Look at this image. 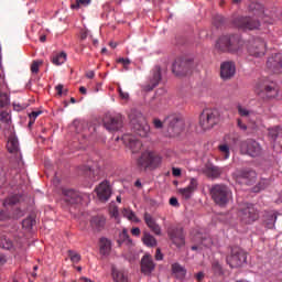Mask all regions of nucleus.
I'll return each instance as SVG.
<instances>
[{"mask_svg": "<svg viewBox=\"0 0 282 282\" xmlns=\"http://www.w3.org/2000/svg\"><path fill=\"white\" fill-rule=\"evenodd\" d=\"M128 118L132 133L139 135V138H149L151 134V126H149V121H147V118L140 110L131 109Z\"/></svg>", "mask_w": 282, "mask_h": 282, "instance_id": "1", "label": "nucleus"}, {"mask_svg": "<svg viewBox=\"0 0 282 282\" xmlns=\"http://www.w3.org/2000/svg\"><path fill=\"white\" fill-rule=\"evenodd\" d=\"M209 195L216 206L226 208L232 202V191L226 184H214L209 188Z\"/></svg>", "mask_w": 282, "mask_h": 282, "instance_id": "2", "label": "nucleus"}, {"mask_svg": "<svg viewBox=\"0 0 282 282\" xmlns=\"http://www.w3.org/2000/svg\"><path fill=\"white\" fill-rule=\"evenodd\" d=\"M216 50H219V52H230L231 54H241L243 40L239 35H223L216 42Z\"/></svg>", "mask_w": 282, "mask_h": 282, "instance_id": "3", "label": "nucleus"}, {"mask_svg": "<svg viewBox=\"0 0 282 282\" xmlns=\"http://www.w3.org/2000/svg\"><path fill=\"white\" fill-rule=\"evenodd\" d=\"M254 94L262 100H272L279 96V88L276 83L268 78H260L254 85Z\"/></svg>", "mask_w": 282, "mask_h": 282, "instance_id": "4", "label": "nucleus"}, {"mask_svg": "<svg viewBox=\"0 0 282 282\" xmlns=\"http://www.w3.org/2000/svg\"><path fill=\"white\" fill-rule=\"evenodd\" d=\"M226 261L231 268H242L248 262V252L240 247H229Z\"/></svg>", "mask_w": 282, "mask_h": 282, "instance_id": "5", "label": "nucleus"}, {"mask_svg": "<svg viewBox=\"0 0 282 282\" xmlns=\"http://www.w3.org/2000/svg\"><path fill=\"white\" fill-rule=\"evenodd\" d=\"M219 123V111L215 109H205L199 116V126L204 131L213 129L215 124Z\"/></svg>", "mask_w": 282, "mask_h": 282, "instance_id": "6", "label": "nucleus"}, {"mask_svg": "<svg viewBox=\"0 0 282 282\" xmlns=\"http://www.w3.org/2000/svg\"><path fill=\"white\" fill-rule=\"evenodd\" d=\"M162 164V158L155 155L151 151H145L138 160V166L147 171V169H158Z\"/></svg>", "mask_w": 282, "mask_h": 282, "instance_id": "7", "label": "nucleus"}, {"mask_svg": "<svg viewBox=\"0 0 282 282\" xmlns=\"http://www.w3.org/2000/svg\"><path fill=\"white\" fill-rule=\"evenodd\" d=\"M164 122L167 124V131L171 135H180L184 131L182 115L172 113L165 118Z\"/></svg>", "mask_w": 282, "mask_h": 282, "instance_id": "8", "label": "nucleus"}, {"mask_svg": "<svg viewBox=\"0 0 282 282\" xmlns=\"http://www.w3.org/2000/svg\"><path fill=\"white\" fill-rule=\"evenodd\" d=\"M247 52L249 56H253L254 58H261V56H265V52H267L265 41L261 39L250 40L247 44Z\"/></svg>", "mask_w": 282, "mask_h": 282, "instance_id": "9", "label": "nucleus"}, {"mask_svg": "<svg viewBox=\"0 0 282 282\" xmlns=\"http://www.w3.org/2000/svg\"><path fill=\"white\" fill-rule=\"evenodd\" d=\"M261 144L252 139H247L240 142V153H242L243 155L259 158V155H261Z\"/></svg>", "mask_w": 282, "mask_h": 282, "instance_id": "10", "label": "nucleus"}, {"mask_svg": "<svg viewBox=\"0 0 282 282\" xmlns=\"http://www.w3.org/2000/svg\"><path fill=\"white\" fill-rule=\"evenodd\" d=\"M240 221L246 225L254 224L259 219V210L252 204H246L239 212Z\"/></svg>", "mask_w": 282, "mask_h": 282, "instance_id": "11", "label": "nucleus"}, {"mask_svg": "<svg viewBox=\"0 0 282 282\" xmlns=\"http://www.w3.org/2000/svg\"><path fill=\"white\" fill-rule=\"evenodd\" d=\"M234 25L238 30H259L261 22L252 17H238L234 20Z\"/></svg>", "mask_w": 282, "mask_h": 282, "instance_id": "12", "label": "nucleus"}, {"mask_svg": "<svg viewBox=\"0 0 282 282\" xmlns=\"http://www.w3.org/2000/svg\"><path fill=\"white\" fill-rule=\"evenodd\" d=\"M193 69V59L178 58L172 65V72L175 76H186Z\"/></svg>", "mask_w": 282, "mask_h": 282, "instance_id": "13", "label": "nucleus"}, {"mask_svg": "<svg viewBox=\"0 0 282 282\" xmlns=\"http://www.w3.org/2000/svg\"><path fill=\"white\" fill-rule=\"evenodd\" d=\"M122 124H124V117L120 113L104 117V127L107 131H119V129H122Z\"/></svg>", "mask_w": 282, "mask_h": 282, "instance_id": "14", "label": "nucleus"}, {"mask_svg": "<svg viewBox=\"0 0 282 282\" xmlns=\"http://www.w3.org/2000/svg\"><path fill=\"white\" fill-rule=\"evenodd\" d=\"M167 235L176 248L186 246V237L184 236V229L182 227H170Z\"/></svg>", "mask_w": 282, "mask_h": 282, "instance_id": "15", "label": "nucleus"}, {"mask_svg": "<svg viewBox=\"0 0 282 282\" xmlns=\"http://www.w3.org/2000/svg\"><path fill=\"white\" fill-rule=\"evenodd\" d=\"M267 67L273 74H282V53L271 55L267 61Z\"/></svg>", "mask_w": 282, "mask_h": 282, "instance_id": "16", "label": "nucleus"}, {"mask_svg": "<svg viewBox=\"0 0 282 282\" xmlns=\"http://www.w3.org/2000/svg\"><path fill=\"white\" fill-rule=\"evenodd\" d=\"M123 143L132 153H140L142 149V142L138 140L133 134H124L123 138Z\"/></svg>", "mask_w": 282, "mask_h": 282, "instance_id": "17", "label": "nucleus"}, {"mask_svg": "<svg viewBox=\"0 0 282 282\" xmlns=\"http://www.w3.org/2000/svg\"><path fill=\"white\" fill-rule=\"evenodd\" d=\"M97 197L100 202H109V197H111V185L109 182H101L96 188Z\"/></svg>", "mask_w": 282, "mask_h": 282, "instance_id": "18", "label": "nucleus"}, {"mask_svg": "<svg viewBox=\"0 0 282 282\" xmlns=\"http://www.w3.org/2000/svg\"><path fill=\"white\" fill-rule=\"evenodd\" d=\"M236 72L237 67L232 62H224L220 65V78H223V80H230V78L235 76Z\"/></svg>", "mask_w": 282, "mask_h": 282, "instance_id": "19", "label": "nucleus"}, {"mask_svg": "<svg viewBox=\"0 0 282 282\" xmlns=\"http://www.w3.org/2000/svg\"><path fill=\"white\" fill-rule=\"evenodd\" d=\"M62 194L67 204H80L83 202V195L74 189L64 188L62 189Z\"/></svg>", "mask_w": 282, "mask_h": 282, "instance_id": "20", "label": "nucleus"}, {"mask_svg": "<svg viewBox=\"0 0 282 282\" xmlns=\"http://www.w3.org/2000/svg\"><path fill=\"white\" fill-rule=\"evenodd\" d=\"M143 219L148 228H150V230H152L154 235H156L158 237L162 235V227L159 226L158 221H155V218H153L151 214L145 212L143 215Z\"/></svg>", "mask_w": 282, "mask_h": 282, "instance_id": "21", "label": "nucleus"}, {"mask_svg": "<svg viewBox=\"0 0 282 282\" xmlns=\"http://www.w3.org/2000/svg\"><path fill=\"white\" fill-rule=\"evenodd\" d=\"M197 186H199L197 178H191L188 186L185 188H178V193L184 199H191V197H193V193L197 191Z\"/></svg>", "mask_w": 282, "mask_h": 282, "instance_id": "22", "label": "nucleus"}, {"mask_svg": "<svg viewBox=\"0 0 282 282\" xmlns=\"http://www.w3.org/2000/svg\"><path fill=\"white\" fill-rule=\"evenodd\" d=\"M162 80V69L160 66H155L152 73V78L150 79V84L145 86V91H153L160 82Z\"/></svg>", "mask_w": 282, "mask_h": 282, "instance_id": "23", "label": "nucleus"}, {"mask_svg": "<svg viewBox=\"0 0 282 282\" xmlns=\"http://www.w3.org/2000/svg\"><path fill=\"white\" fill-rule=\"evenodd\" d=\"M155 270V262L151 254H145L141 259V272L143 274H151Z\"/></svg>", "mask_w": 282, "mask_h": 282, "instance_id": "24", "label": "nucleus"}, {"mask_svg": "<svg viewBox=\"0 0 282 282\" xmlns=\"http://www.w3.org/2000/svg\"><path fill=\"white\" fill-rule=\"evenodd\" d=\"M203 173L206 175V177L217 180L218 177H221V173H224V171L221 170V167L215 165H206L203 170Z\"/></svg>", "mask_w": 282, "mask_h": 282, "instance_id": "25", "label": "nucleus"}, {"mask_svg": "<svg viewBox=\"0 0 282 282\" xmlns=\"http://www.w3.org/2000/svg\"><path fill=\"white\" fill-rule=\"evenodd\" d=\"M107 224V218L104 216H94L90 219V226L94 230H97V232H100L105 228V225Z\"/></svg>", "mask_w": 282, "mask_h": 282, "instance_id": "26", "label": "nucleus"}, {"mask_svg": "<svg viewBox=\"0 0 282 282\" xmlns=\"http://www.w3.org/2000/svg\"><path fill=\"white\" fill-rule=\"evenodd\" d=\"M99 252L104 257H107L111 252V240L107 238H100L99 240Z\"/></svg>", "mask_w": 282, "mask_h": 282, "instance_id": "27", "label": "nucleus"}, {"mask_svg": "<svg viewBox=\"0 0 282 282\" xmlns=\"http://www.w3.org/2000/svg\"><path fill=\"white\" fill-rule=\"evenodd\" d=\"M172 274H174L176 279H186V268L175 262L172 264Z\"/></svg>", "mask_w": 282, "mask_h": 282, "instance_id": "28", "label": "nucleus"}, {"mask_svg": "<svg viewBox=\"0 0 282 282\" xmlns=\"http://www.w3.org/2000/svg\"><path fill=\"white\" fill-rule=\"evenodd\" d=\"M250 12H254L257 17H268V13H265V9L263 8V4L259 2H251L249 4Z\"/></svg>", "mask_w": 282, "mask_h": 282, "instance_id": "29", "label": "nucleus"}, {"mask_svg": "<svg viewBox=\"0 0 282 282\" xmlns=\"http://www.w3.org/2000/svg\"><path fill=\"white\" fill-rule=\"evenodd\" d=\"M7 149L9 153H17L19 151V139L13 134L9 137Z\"/></svg>", "mask_w": 282, "mask_h": 282, "instance_id": "30", "label": "nucleus"}, {"mask_svg": "<svg viewBox=\"0 0 282 282\" xmlns=\"http://www.w3.org/2000/svg\"><path fill=\"white\" fill-rule=\"evenodd\" d=\"M142 241L148 248H155V246H158V239L149 232L143 234Z\"/></svg>", "mask_w": 282, "mask_h": 282, "instance_id": "31", "label": "nucleus"}, {"mask_svg": "<svg viewBox=\"0 0 282 282\" xmlns=\"http://www.w3.org/2000/svg\"><path fill=\"white\" fill-rule=\"evenodd\" d=\"M122 215L123 217H126V219H129V221H134L135 224H140L139 217L135 216V213L130 208H123Z\"/></svg>", "mask_w": 282, "mask_h": 282, "instance_id": "32", "label": "nucleus"}, {"mask_svg": "<svg viewBox=\"0 0 282 282\" xmlns=\"http://www.w3.org/2000/svg\"><path fill=\"white\" fill-rule=\"evenodd\" d=\"M112 279L116 282H129V278L122 271H118L117 269H112Z\"/></svg>", "mask_w": 282, "mask_h": 282, "instance_id": "33", "label": "nucleus"}, {"mask_svg": "<svg viewBox=\"0 0 282 282\" xmlns=\"http://www.w3.org/2000/svg\"><path fill=\"white\" fill-rule=\"evenodd\" d=\"M240 177L243 180H249V182H254V180H257V172L252 170H242L240 172Z\"/></svg>", "mask_w": 282, "mask_h": 282, "instance_id": "34", "label": "nucleus"}, {"mask_svg": "<svg viewBox=\"0 0 282 282\" xmlns=\"http://www.w3.org/2000/svg\"><path fill=\"white\" fill-rule=\"evenodd\" d=\"M20 202H21V195L15 194V195L9 196L7 199H4L3 206L4 207L14 206L15 204H19Z\"/></svg>", "mask_w": 282, "mask_h": 282, "instance_id": "35", "label": "nucleus"}, {"mask_svg": "<svg viewBox=\"0 0 282 282\" xmlns=\"http://www.w3.org/2000/svg\"><path fill=\"white\" fill-rule=\"evenodd\" d=\"M34 226H36V218L34 216H29L22 221V227L25 228V230H32Z\"/></svg>", "mask_w": 282, "mask_h": 282, "instance_id": "36", "label": "nucleus"}, {"mask_svg": "<svg viewBox=\"0 0 282 282\" xmlns=\"http://www.w3.org/2000/svg\"><path fill=\"white\" fill-rule=\"evenodd\" d=\"M91 3V0H76L70 4V10H80V8H87Z\"/></svg>", "mask_w": 282, "mask_h": 282, "instance_id": "37", "label": "nucleus"}, {"mask_svg": "<svg viewBox=\"0 0 282 282\" xmlns=\"http://www.w3.org/2000/svg\"><path fill=\"white\" fill-rule=\"evenodd\" d=\"M67 61V53L62 52L52 58L53 65H63Z\"/></svg>", "mask_w": 282, "mask_h": 282, "instance_id": "38", "label": "nucleus"}, {"mask_svg": "<svg viewBox=\"0 0 282 282\" xmlns=\"http://www.w3.org/2000/svg\"><path fill=\"white\" fill-rule=\"evenodd\" d=\"M218 150L221 153L224 160H228V158H230V145H228V143L218 145Z\"/></svg>", "mask_w": 282, "mask_h": 282, "instance_id": "39", "label": "nucleus"}, {"mask_svg": "<svg viewBox=\"0 0 282 282\" xmlns=\"http://www.w3.org/2000/svg\"><path fill=\"white\" fill-rule=\"evenodd\" d=\"M274 224H276V216L274 214L267 215L264 219L265 228L272 229L274 228Z\"/></svg>", "mask_w": 282, "mask_h": 282, "instance_id": "40", "label": "nucleus"}, {"mask_svg": "<svg viewBox=\"0 0 282 282\" xmlns=\"http://www.w3.org/2000/svg\"><path fill=\"white\" fill-rule=\"evenodd\" d=\"M0 248H3V250H12L14 245L12 243V240L8 239L7 237H2L0 238Z\"/></svg>", "mask_w": 282, "mask_h": 282, "instance_id": "41", "label": "nucleus"}, {"mask_svg": "<svg viewBox=\"0 0 282 282\" xmlns=\"http://www.w3.org/2000/svg\"><path fill=\"white\" fill-rule=\"evenodd\" d=\"M237 109L241 118H250V116H252V110L248 109L246 106L238 105Z\"/></svg>", "mask_w": 282, "mask_h": 282, "instance_id": "42", "label": "nucleus"}, {"mask_svg": "<svg viewBox=\"0 0 282 282\" xmlns=\"http://www.w3.org/2000/svg\"><path fill=\"white\" fill-rule=\"evenodd\" d=\"M10 105V95L6 93H0V109H3V107H8Z\"/></svg>", "mask_w": 282, "mask_h": 282, "instance_id": "43", "label": "nucleus"}, {"mask_svg": "<svg viewBox=\"0 0 282 282\" xmlns=\"http://www.w3.org/2000/svg\"><path fill=\"white\" fill-rule=\"evenodd\" d=\"M119 243H131V238H129V234L126 229L120 234Z\"/></svg>", "mask_w": 282, "mask_h": 282, "instance_id": "44", "label": "nucleus"}, {"mask_svg": "<svg viewBox=\"0 0 282 282\" xmlns=\"http://www.w3.org/2000/svg\"><path fill=\"white\" fill-rule=\"evenodd\" d=\"M279 133H281L280 127L269 129V135L272 138V140H276V138H279Z\"/></svg>", "mask_w": 282, "mask_h": 282, "instance_id": "45", "label": "nucleus"}, {"mask_svg": "<svg viewBox=\"0 0 282 282\" xmlns=\"http://www.w3.org/2000/svg\"><path fill=\"white\" fill-rule=\"evenodd\" d=\"M68 257L73 263H78L80 261V256L76 251H68Z\"/></svg>", "mask_w": 282, "mask_h": 282, "instance_id": "46", "label": "nucleus"}, {"mask_svg": "<svg viewBox=\"0 0 282 282\" xmlns=\"http://www.w3.org/2000/svg\"><path fill=\"white\" fill-rule=\"evenodd\" d=\"M41 65H43V61H34L31 64V72H32V74H36L39 72V67H41Z\"/></svg>", "mask_w": 282, "mask_h": 282, "instance_id": "47", "label": "nucleus"}, {"mask_svg": "<svg viewBox=\"0 0 282 282\" xmlns=\"http://www.w3.org/2000/svg\"><path fill=\"white\" fill-rule=\"evenodd\" d=\"M109 214H110V217H113L116 219H119L120 217V213L118 210V206H112L109 208Z\"/></svg>", "mask_w": 282, "mask_h": 282, "instance_id": "48", "label": "nucleus"}, {"mask_svg": "<svg viewBox=\"0 0 282 282\" xmlns=\"http://www.w3.org/2000/svg\"><path fill=\"white\" fill-rule=\"evenodd\" d=\"M72 129H74L76 133H80V131H83V123L78 120H75L72 124Z\"/></svg>", "mask_w": 282, "mask_h": 282, "instance_id": "49", "label": "nucleus"}, {"mask_svg": "<svg viewBox=\"0 0 282 282\" xmlns=\"http://www.w3.org/2000/svg\"><path fill=\"white\" fill-rule=\"evenodd\" d=\"M117 63H122L124 69H129V65H131V59L129 58H124V57H120Z\"/></svg>", "mask_w": 282, "mask_h": 282, "instance_id": "50", "label": "nucleus"}, {"mask_svg": "<svg viewBox=\"0 0 282 282\" xmlns=\"http://www.w3.org/2000/svg\"><path fill=\"white\" fill-rule=\"evenodd\" d=\"M153 127H154V129H162L164 127V122H162V120L155 118V119H153Z\"/></svg>", "mask_w": 282, "mask_h": 282, "instance_id": "51", "label": "nucleus"}, {"mask_svg": "<svg viewBox=\"0 0 282 282\" xmlns=\"http://www.w3.org/2000/svg\"><path fill=\"white\" fill-rule=\"evenodd\" d=\"M221 23H224V17L216 15L214 18V24L216 25V28H219L221 25Z\"/></svg>", "mask_w": 282, "mask_h": 282, "instance_id": "52", "label": "nucleus"}, {"mask_svg": "<svg viewBox=\"0 0 282 282\" xmlns=\"http://www.w3.org/2000/svg\"><path fill=\"white\" fill-rule=\"evenodd\" d=\"M237 127L240 131H248V126L241 121V119H237Z\"/></svg>", "mask_w": 282, "mask_h": 282, "instance_id": "53", "label": "nucleus"}, {"mask_svg": "<svg viewBox=\"0 0 282 282\" xmlns=\"http://www.w3.org/2000/svg\"><path fill=\"white\" fill-rule=\"evenodd\" d=\"M58 96H63V94L66 96L67 94V89L63 91V84H58L56 87H55Z\"/></svg>", "mask_w": 282, "mask_h": 282, "instance_id": "54", "label": "nucleus"}, {"mask_svg": "<svg viewBox=\"0 0 282 282\" xmlns=\"http://www.w3.org/2000/svg\"><path fill=\"white\" fill-rule=\"evenodd\" d=\"M7 263H8V257L0 252V268H2V265H6Z\"/></svg>", "mask_w": 282, "mask_h": 282, "instance_id": "55", "label": "nucleus"}, {"mask_svg": "<svg viewBox=\"0 0 282 282\" xmlns=\"http://www.w3.org/2000/svg\"><path fill=\"white\" fill-rule=\"evenodd\" d=\"M170 206H174L175 208L180 207V202L177 200L176 197L170 198Z\"/></svg>", "mask_w": 282, "mask_h": 282, "instance_id": "56", "label": "nucleus"}, {"mask_svg": "<svg viewBox=\"0 0 282 282\" xmlns=\"http://www.w3.org/2000/svg\"><path fill=\"white\" fill-rule=\"evenodd\" d=\"M10 117V115H8V112H2L0 113V120L1 122H10V120L8 119Z\"/></svg>", "mask_w": 282, "mask_h": 282, "instance_id": "57", "label": "nucleus"}, {"mask_svg": "<svg viewBox=\"0 0 282 282\" xmlns=\"http://www.w3.org/2000/svg\"><path fill=\"white\" fill-rule=\"evenodd\" d=\"M172 175L174 177H180V175H182V170L180 167H173L172 169Z\"/></svg>", "mask_w": 282, "mask_h": 282, "instance_id": "58", "label": "nucleus"}, {"mask_svg": "<svg viewBox=\"0 0 282 282\" xmlns=\"http://www.w3.org/2000/svg\"><path fill=\"white\" fill-rule=\"evenodd\" d=\"M155 259L156 261H162V259H164V254H162V250H160V248L156 249Z\"/></svg>", "mask_w": 282, "mask_h": 282, "instance_id": "59", "label": "nucleus"}, {"mask_svg": "<svg viewBox=\"0 0 282 282\" xmlns=\"http://www.w3.org/2000/svg\"><path fill=\"white\" fill-rule=\"evenodd\" d=\"M9 218H10L9 214H7L3 210H0V221H4V219H9Z\"/></svg>", "mask_w": 282, "mask_h": 282, "instance_id": "60", "label": "nucleus"}, {"mask_svg": "<svg viewBox=\"0 0 282 282\" xmlns=\"http://www.w3.org/2000/svg\"><path fill=\"white\" fill-rule=\"evenodd\" d=\"M213 270H215V272H221V264H219V262H214Z\"/></svg>", "mask_w": 282, "mask_h": 282, "instance_id": "61", "label": "nucleus"}, {"mask_svg": "<svg viewBox=\"0 0 282 282\" xmlns=\"http://www.w3.org/2000/svg\"><path fill=\"white\" fill-rule=\"evenodd\" d=\"M85 76L86 78L93 79L96 76V73L94 70H88Z\"/></svg>", "mask_w": 282, "mask_h": 282, "instance_id": "62", "label": "nucleus"}, {"mask_svg": "<svg viewBox=\"0 0 282 282\" xmlns=\"http://www.w3.org/2000/svg\"><path fill=\"white\" fill-rule=\"evenodd\" d=\"M119 94L123 100H129V93H124L122 89H120Z\"/></svg>", "mask_w": 282, "mask_h": 282, "instance_id": "63", "label": "nucleus"}, {"mask_svg": "<svg viewBox=\"0 0 282 282\" xmlns=\"http://www.w3.org/2000/svg\"><path fill=\"white\" fill-rule=\"evenodd\" d=\"M131 232L134 237H140L141 231L138 227H134V228H132Z\"/></svg>", "mask_w": 282, "mask_h": 282, "instance_id": "64", "label": "nucleus"}]
</instances>
